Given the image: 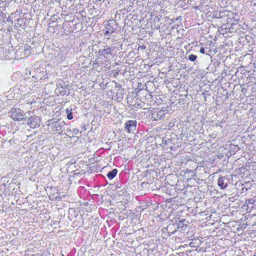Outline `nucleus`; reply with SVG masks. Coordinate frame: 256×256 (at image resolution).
Wrapping results in <instances>:
<instances>
[{"instance_id":"f257e3e1","label":"nucleus","mask_w":256,"mask_h":256,"mask_svg":"<svg viewBox=\"0 0 256 256\" xmlns=\"http://www.w3.org/2000/svg\"><path fill=\"white\" fill-rule=\"evenodd\" d=\"M30 74H32V78H34V82L38 80H44L48 78L46 73V70L44 68H37L34 72H30Z\"/></svg>"},{"instance_id":"f03ea898","label":"nucleus","mask_w":256,"mask_h":256,"mask_svg":"<svg viewBox=\"0 0 256 256\" xmlns=\"http://www.w3.org/2000/svg\"><path fill=\"white\" fill-rule=\"evenodd\" d=\"M50 122L48 125L50 126L51 129L53 131L57 132L58 133H60L65 128L66 124L62 120H51Z\"/></svg>"},{"instance_id":"7ed1b4c3","label":"nucleus","mask_w":256,"mask_h":256,"mask_svg":"<svg viewBox=\"0 0 256 256\" xmlns=\"http://www.w3.org/2000/svg\"><path fill=\"white\" fill-rule=\"evenodd\" d=\"M10 114V117L14 120L20 121L25 119V113L18 108H12L9 112Z\"/></svg>"},{"instance_id":"20e7f679","label":"nucleus","mask_w":256,"mask_h":256,"mask_svg":"<svg viewBox=\"0 0 256 256\" xmlns=\"http://www.w3.org/2000/svg\"><path fill=\"white\" fill-rule=\"evenodd\" d=\"M114 48L112 47L104 46V49L98 50V54L100 56H104L106 59H110L113 56Z\"/></svg>"},{"instance_id":"39448f33","label":"nucleus","mask_w":256,"mask_h":256,"mask_svg":"<svg viewBox=\"0 0 256 256\" xmlns=\"http://www.w3.org/2000/svg\"><path fill=\"white\" fill-rule=\"evenodd\" d=\"M25 122L32 128H38L40 126V118L36 116H31L28 119L25 118Z\"/></svg>"},{"instance_id":"423d86ee","label":"nucleus","mask_w":256,"mask_h":256,"mask_svg":"<svg viewBox=\"0 0 256 256\" xmlns=\"http://www.w3.org/2000/svg\"><path fill=\"white\" fill-rule=\"evenodd\" d=\"M166 114H168V113L166 112L165 110H154L152 114L151 119L154 121L163 120L165 118Z\"/></svg>"},{"instance_id":"0eeeda50","label":"nucleus","mask_w":256,"mask_h":256,"mask_svg":"<svg viewBox=\"0 0 256 256\" xmlns=\"http://www.w3.org/2000/svg\"><path fill=\"white\" fill-rule=\"evenodd\" d=\"M136 120H128L124 124V128L128 132H131L136 130Z\"/></svg>"},{"instance_id":"6e6552de","label":"nucleus","mask_w":256,"mask_h":256,"mask_svg":"<svg viewBox=\"0 0 256 256\" xmlns=\"http://www.w3.org/2000/svg\"><path fill=\"white\" fill-rule=\"evenodd\" d=\"M187 223L188 222L185 219L178 220H176L175 224L176 226V230L180 232H182L187 227Z\"/></svg>"},{"instance_id":"1a4fd4ad","label":"nucleus","mask_w":256,"mask_h":256,"mask_svg":"<svg viewBox=\"0 0 256 256\" xmlns=\"http://www.w3.org/2000/svg\"><path fill=\"white\" fill-rule=\"evenodd\" d=\"M68 50L66 48H60L57 54L58 58L60 60V62L64 61L68 55Z\"/></svg>"},{"instance_id":"9d476101","label":"nucleus","mask_w":256,"mask_h":256,"mask_svg":"<svg viewBox=\"0 0 256 256\" xmlns=\"http://www.w3.org/2000/svg\"><path fill=\"white\" fill-rule=\"evenodd\" d=\"M228 180L226 176H220L218 180V184L222 190L225 189L228 186Z\"/></svg>"},{"instance_id":"9b49d317","label":"nucleus","mask_w":256,"mask_h":256,"mask_svg":"<svg viewBox=\"0 0 256 256\" xmlns=\"http://www.w3.org/2000/svg\"><path fill=\"white\" fill-rule=\"evenodd\" d=\"M55 93L58 96H68L70 94V92H68L67 90H64L62 86L60 84L59 82H58L56 83V88L55 90Z\"/></svg>"},{"instance_id":"f8f14e48","label":"nucleus","mask_w":256,"mask_h":256,"mask_svg":"<svg viewBox=\"0 0 256 256\" xmlns=\"http://www.w3.org/2000/svg\"><path fill=\"white\" fill-rule=\"evenodd\" d=\"M166 230L168 232L169 236L174 234L178 230H176V224L173 221H171L168 225L166 228Z\"/></svg>"},{"instance_id":"ddd939ff","label":"nucleus","mask_w":256,"mask_h":256,"mask_svg":"<svg viewBox=\"0 0 256 256\" xmlns=\"http://www.w3.org/2000/svg\"><path fill=\"white\" fill-rule=\"evenodd\" d=\"M118 172V170L116 168H114L108 172L106 174L108 178L110 180H112L116 176Z\"/></svg>"},{"instance_id":"4468645a","label":"nucleus","mask_w":256,"mask_h":256,"mask_svg":"<svg viewBox=\"0 0 256 256\" xmlns=\"http://www.w3.org/2000/svg\"><path fill=\"white\" fill-rule=\"evenodd\" d=\"M124 88H120L117 90L116 92V98L118 100H121L124 98Z\"/></svg>"},{"instance_id":"2eb2a0df","label":"nucleus","mask_w":256,"mask_h":256,"mask_svg":"<svg viewBox=\"0 0 256 256\" xmlns=\"http://www.w3.org/2000/svg\"><path fill=\"white\" fill-rule=\"evenodd\" d=\"M72 107H69L66 110V113L67 114V118L69 120H72L73 118L72 115Z\"/></svg>"},{"instance_id":"dca6fc26","label":"nucleus","mask_w":256,"mask_h":256,"mask_svg":"<svg viewBox=\"0 0 256 256\" xmlns=\"http://www.w3.org/2000/svg\"><path fill=\"white\" fill-rule=\"evenodd\" d=\"M117 192L119 195H122L126 192V190L121 186H116Z\"/></svg>"},{"instance_id":"f3484780","label":"nucleus","mask_w":256,"mask_h":256,"mask_svg":"<svg viewBox=\"0 0 256 256\" xmlns=\"http://www.w3.org/2000/svg\"><path fill=\"white\" fill-rule=\"evenodd\" d=\"M60 82V84L62 86V87L64 89V90H67L68 92L70 91V86L68 84H66L62 80L58 81Z\"/></svg>"},{"instance_id":"a211bd4d","label":"nucleus","mask_w":256,"mask_h":256,"mask_svg":"<svg viewBox=\"0 0 256 256\" xmlns=\"http://www.w3.org/2000/svg\"><path fill=\"white\" fill-rule=\"evenodd\" d=\"M196 58L197 56L193 54H190L188 56V60L191 62H195V64L197 62Z\"/></svg>"},{"instance_id":"6ab92c4d","label":"nucleus","mask_w":256,"mask_h":256,"mask_svg":"<svg viewBox=\"0 0 256 256\" xmlns=\"http://www.w3.org/2000/svg\"><path fill=\"white\" fill-rule=\"evenodd\" d=\"M255 201H256V200H254L252 198L250 199V200H246V204L248 206H249L250 205H251L250 207L252 208L253 204H255Z\"/></svg>"},{"instance_id":"aec40b11","label":"nucleus","mask_w":256,"mask_h":256,"mask_svg":"<svg viewBox=\"0 0 256 256\" xmlns=\"http://www.w3.org/2000/svg\"><path fill=\"white\" fill-rule=\"evenodd\" d=\"M240 149V148L238 145H232L230 146V151H232L234 153L238 152Z\"/></svg>"},{"instance_id":"412c9836","label":"nucleus","mask_w":256,"mask_h":256,"mask_svg":"<svg viewBox=\"0 0 256 256\" xmlns=\"http://www.w3.org/2000/svg\"><path fill=\"white\" fill-rule=\"evenodd\" d=\"M32 50L31 47L28 45H26L24 48V50L26 54H29L30 53Z\"/></svg>"},{"instance_id":"4be33fe9","label":"nucleus","mask_w":256,"mask_h":256,"mask_svg":"<svg viewBox=\"0 0 256 256\" xmlns=\"http://www.w3.org/2000/svg\"><path fill=\"white\" fill-rule=\"evenodd\" d=\"M105 28L106 30H108L110 32H114V28L111 26H110V24L106 25L105 26Z\"/></svg>"},{"instance_id":"5701e85b","label":"nucleus","mask_w":256,"mask_h":256,"mask_svg":"<svg viewBox=\"0 0 256 256\" xmlns=\"http://www.w3.org/2000/svg\"><path fill=\"white\" fill-rule=\"evenodd\" d=\"M162 143H164L166 146H169V144L171 143L172 140H170V138H168L166 140L162 139Z\"/></svg>"},{"instance_id":"b1692460","label":"nucleus","mask_w":256,"mask_h":256,"mask_svg":"<svg viewBox=\"0 0 256 256\" xmlns=\"http://www.w3.org/2000/svg\"><path fill=\"white\" fill-rule=\"evenodd\" d=\"M114 84H115V87L116 88H117L118 89L122 88V84H120L118 82H114Z\"/></svg>"},{"instance_id":"393cba45","label":"nucleus","mask_w":256,"mask_h":256,"mask_svg":"<svg viewBox=\"0 0 256 256\" xmlns=\"http://www.w3.org/2000/svg\"><path fill=\"white\" fill-rule=\"evenodd\" d=\"M24 19L22 18H19L17 20L18 24L20 26H22V22H23Z\"/></svg>"},{"instance_id":"a878e982","label":"nucleus","mask_w":256,"mask_h":256,"mask_svg":"<svg viewBox=\"0 0 256 256\" xmlns=\"http://www.w3.org/2000/svg\"><path fill=\"white\" fill-rule=\"evenodd\" d=\"M72 132L74 134H78L79 133V130L78 128H72Z\"/></svg>"},{"instance_id":"bb28decb","label":"nucleus","mask_w":256,"mask_h":256,"mask_svg":"<svg viewBox=\"0 0 256 256\" xmlns=\"http://www.w3.org/2000/svg\"><path fill=\"white\" fill-rule=\"evenodd\" d=\"M23 88H24V86H20V88H15L14 90H15V91H17V90H18V92H19V91H20V90H21V89H22H22H23ZM20 92V94L22 95H24V94H22V92Z\"/></svg>"},{"instance_id":"cd10ccee","label":"nucleus","mask_w":256,"mask_h":256,"mask_svg":"<svg viewBox=\"0 0 256 256\" xmlns=\"http://www.w3.org/2000/svg\"><path fill=\"white\" fill-rule=\"evenodd\" d=\"M252 230L256 231V222H254L252 225Z\"/></svg>"},{"instance_id":"c85d7f7f","label":"nucleus","mask_w":256,"mask_h":256,"mask_svg":"<svg viewBox=\"0 0 256 256\" xmlns=\"http://www.w3.org/2000/svg\"><path fill=\"white\" fill-rule=\"evenodd\" d=\"M5 4V2L4 0H0V8H2Z\"/></svg>"},{"instance_id":"c756f323","label":"nucleus","mask_w":256,"mask_h":256,"mask_svg":"<svg viewBox=\"0 0 256 256\" xmlns=\"http://www.w3.org/2000/svg\"><path fill=\"white\" fill-rule=\"evenodd\" d=\"M113 32H110V31L108 30H106L104 35L105 36H108V35H109L110 34H112Z\"/></svg>"},{"instance_id":"7c9ffc66","label":"nucleus","mask_w":256,"mask_h":256,"mask_svg":"<svg viewBox=\"0 0 256 256\" xmlns=\"http://www.w3.org/2000/svg\"><path fill=\"white\" fill-rule=\"evenodd\" d=\"M200 52L201 53V54H204L205 53V50L204 48L203 47H201L200 48Z\"/></svg>"},{"instance_id":"2f4dec72","label":"nucleus","mask_w":256,"mask_h":256,"mask_svg":"<svg viewBox=\"0 0 256 256\" xmlns=\"http://www.w3.org/2000/svg\"><path fill=\"white\" fill-rule=\"evenodd\" d=\"M81 128L82 130H86V126L84 124H82L81 125Z\"/></svg>"},{"instance_id":"473e14b6","label":"nucleus","mask_w":256,"mask_h":256,"mask_svg":"<svg viewBox=\"0 0 256 256\" xmlns=\"http://www.w3.org/2000/svg\"><path fill=\"white\" fill-rule=\"evenodd\" d=\"M6 20L10 22H12V19L11 18L10 16H8V17L6 18Z\"/></svg>"},{"instance_id":"72a5a7b5","label":"nucleus","mask_w":256,"mask_h":256,"mask_svg":"<svg viewBox=\"0 0 256 256\" xmlns=\"http://www.w3.org/2000/svg\"><path fill=\"white\" fill-rule=\"evenodd\" d=\"M146 48V46L144 45L140 46H138V49L140 48L141 50H144Z\"/></svg>"},{"instance_id":"f704fd0d","label":"nucleus","mask_w":256,"mask_h":256,"mask_svg":"<svg viewBox=\"0 0 256 256\" xmlns=\"http://www.w3.org/2000/svg\"><path fill=\"white\" fill-rule=\"evenodd\" d=\"M3 104V101L0 100V109L4 106Z\"/></svg>"},{"instance_id":"c9c22d12","label":"nucleus","mask_w":256,"mask_h":256,"mask_svg":"<svg viewBox=\"0 0 256 256\" xmlns=\"http://www.w3.org/2000/svg\"><path fill=\"white\" fill-rule=\"evenodd\" d=\"M224 123V122L223 121H222L219 124H216V126H220L221 128H222V124Z\"/></svg>"},{"instance_id":"e433bc0d","label":"nucleus","mask_w":256,"mask_h":256,"mask_svg":"<svg viewBox=\"0 0 256 256\" xmlns=\"http://www.w3.org/2000/svg\"><path fill=\"white\" fill-rule=\"evenodd\" d=\"M136 0H130V2H132V4H134Z\"/></svg>"},{"instance_id":"4c0bfd02","label":"nucleus","mask_w":256,"mask_h":256,"mask_svg":"<svg viewBox=\"0 0 256 256\" xmlns=\"http://www.w3.org/2000/svg\"><path fill=\"white\" fill-rule=\"evenodd\" d=\"M0 187H2V186L4 187V186H5V184H0Z\"/></svg>"},{"instance_id":"58836bf2","label":"nucleus","mask_w":256,"mask_h":256,"mask_svg":"<svg viewBox=\"0 0 256 256\" xmlns=\"http://www.w3.org/2000/svg\"><path fill=\"white\" fill-rule=\"evenodd\" d=\"M144 184H146L144 182H142L141 184V186L142 187H144Z\"/></svg>"},{"instance_id":"ea45409f","label":"nucleus","mask_w":256,"mask_h":256,"mask_svg":"<svg viewBox=\"0 0 256 256\" xmlns=\"http://www.w3.org/2000/svg\"><path fill=\"white\" fill-rule=\"evenodd\" d=\"M202 94V95H204V96L205 97V95H206V92H203Z\"/></svg>"},{"instance_id":"a19ab883","label":"nucleus","mask_w":256,"mask_h":256,"mask_svg":"<svg viewBox=\"0 0 256 256\" xmlns=\"http://www.w3.org/2000/svg\"><path fill=\"white\" fill-rule=\"evenodd\" d=\"M56 222H54L53 223V224H56Z\"/></svg>"}]
</instances>
